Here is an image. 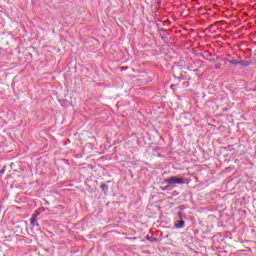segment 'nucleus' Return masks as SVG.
Returning <instances> with one entry per match:
<instances>
[{
  "instance_id": "obj_1",
  "label": "nucleus",
  "mask_w": 256,
  "mask_h": 256,
  "mask_svg": "<svg viewBox=\"0 0 256 256\" xmlns=\"http://www.w3.org/2000/svg\"><path fill=\"white\" fill-rule=\"evenodd\" d=\"M165 182L168 183L169 185H185V179L177 176H172L166 179Z\"/></svg>"
},
{
  "instance_id": "obj_2",
  "label": "nucleus",
  "mask_w": 256,
  "mask_h": 256,
  "mask_svg": "<svg viewBox=\"0 0 256 256\" xmlns=\"http://www.w3.org/2000/svg\"><path fill=\"white\" fill-rule=\"evenodd\" d=\"M41 215V212L35 211V213L30 218V225L33 227H39V222H37V217Z\"/></svg>"
},
{
  "instance_id": "obj_3",
  "label": "nucleus",
  "mask_w": 256,
  "mask_h": 256,
  "mask_svg": "<svg viewBox=\"0 0 256 256\" xmlns=\"http://www.w3.org/2000/svg\"><path fill=\"white\" fill-rule=\"evenodd\" d=\"M185 227V221L180 220L175 224L176 229H183Z\"/></svg>"
},
{
  "instance_id": "obj_4",
  "label": "nucleus",
  "mask_w": 256,
  "mask_h": 256,
  "mask_svg": "<svg viewBox=\"0 0 256 256\" xmlns=\"http://www.w3.org/2000/svg\"><path fill=\"white\" fill-rule=\"evenodd\" d=\"M228 63H230V65H241V62H239L238 60H227Z\"/></svg>"
},
{
  "instance_id": "obj_5",
  "label": "nucleus",
  "mask_w": 256,
  "mask_h": 256,
  "mask_svg": "<svg viewBox=\"0 0 256 256\" xmlns=\"http://www.w3.org/2000/svg\"><path fill=\"white\" fill-rule=\"evenodd\" d=\"M100 189H101V191H108L109 190V185L101 184Z\"/></svg>"
},
{
  "instance_id": "obj_6",
  "label": "nucleus",
  "mask_w": 256,
  "mask_h": 256,
  "mask_svg": "<svg viewBox=\"0 0 256 256\" xmlns=\"http://www.w3.org/2000/svg\"><path fill=\"white\" fill-rule=\"evenodd\" d=\"M147 241H157V238H152L151 236H147Z\"/></svg>"
},
{
  "instance_id": "obj_7",
  "label": "nucleus",
  "mask_w": 256,
  "mask_h": 256,
  "mask_svg": "<svg viewBox=\"0 0 256 256\" xmlns=\"http://www.w3.org/2000/svg\"><path fill=\"white\" fill-rule=\"evenodd\" d=\"M3 173H5V168H2V169L0 170V175H3Z\"/></svg>"
},
{
  "instance_id": "obj_8",
  "label": "nucleus",
  "mask_w": 256,
  "mask_h": 256,
  "mask_svg": "<svg viewBox=\"0 0 256 256\" xmlns=\"http://www.w3.org/2000/svg\"><path fill=\"white\" fill-rule=\"evenodd\" d=\"M242 65H244V67H247L249 65V63H244Z\"/></svg>"
},
{
  "instance_id": "obj_9",
  "label": "nucleus",
  "mask_w": 256,
  "mask_h": 256,
  "mask_svg": "<svg viewBox=\"0 0 256 256\" xmlns=\"http://www.w3.org/2000/svg\"><path fill=\"white\" fill-rule=\"evenodd\" d=\"M179 217L181 218V212L178 213Z\"/></svg>"
}]
</instances>
